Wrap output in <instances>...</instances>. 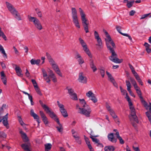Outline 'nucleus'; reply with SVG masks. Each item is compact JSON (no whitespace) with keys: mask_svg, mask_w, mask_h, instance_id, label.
<instances>
[{"mask_svg":"<svg viewBox=\"0 0 151 151\" xmlns=\"http://www.w3.org/2000/svg\"><path fill=\"white\" fill-rule=\"evenodd\" d=\"M107 39H105L106 45L109 53L111 55L109 57V59L116 63H120L123 62V59H119L117 57V55L115 52L114 48H116L115 44L114 42L109 35H106Z\"/></svg>","mask_w":151,"mask_h":151,"instance_id":"nucleus-1","label":"nucleus"},{"mask_svg":"<svg viewBox=\"0 0 151 151\" xmlns=\"http://www.w3.org/2000/svg\"><path fill=\"white\" fill-rule=\"evenodd\" d=\"M6 104H3L1 107L0 108V122H1L2 121L3 124H4V126H5L7 129H8L9 127L7 121L8 113H7L4 116L3 119H1V114L4 112V109H6Z\"/></svg>","mask_w":151,"mask_h":151,"instance_id":"nucleus-2","label":"nucleus"},{"mask_svg":"<svg viewBox=\"0 0 151 151\" xmlns=\"http://www.w3.org/2000/svg\"><path fill=\"white\" fill-rule=\"evenodd\" d=\"M79 11L81 17L82 22L83 26L84 29L86 33L88 32V23L87 22V20L86 18V15L84 13L83 11L81 8H79Z\"/></svg>","mask_w":151,"mask_h":151,"instance_id":"nucleus-3","label":"nucleus"},{"mask_svg":"<svg viewBox=\"0 0 151 151\" xmlns=\"http://www.w3.org/2000/svg\"><path fill=\"white\" fill-rule=\"evenodd\" d=\"M71 10L73 22L76 27L80 28V26L79 24L77 11L74 8H72Z\"/></svg>","mask_w":151,"mask_h":151,"instance_id":"nucleus-4","label":"nucleus"},{"mask_svg":"<svg viewBox=\"0 0 151 151\" xmlns=\"http://www.w3.org/2000/svg\"><path fill=\"white\" fill-rule=\"evenodd\" d=\"M80 110L79 113L81 114L84 115L86 116L89 117L90 116V114L91 111V110L90 107L87 105L84 107L79 108Z\"/></svg>","mask_w":151,"mask_h":151,"instance_id":"nucleus-5","label":"nucleus"},{"mask_svg":"<svg viewBox=\"0 0 151 151\" xmlns=\"http://www.w3.org/2000/svg\"><path fill=\"white\" fill-rule=\"evenodd\" d=\"M39 102L42 107L44 109L46 113L49 114L51 118H53V117L55 116L56 114H54V112L51 111L49 107L46 105L44 104L42 101L40 100Z\"/></svg>","mask_w":151,"mask_h":151,"instance_id":"nucleus-6","label":"nucleus"},{"mask_svg":"<svg viewBox=\"0 0 151 151\" xmlns=\"http://www.w3.org/2000/svg\"><path fill=\"white\" fill-rule=\"evenodd\" d=\"M94 36L95 39L97 40L98 43V44H96V46H98V47L97 48V49L99 50H101L103 47L102 40L99 37V35L97 31H94Z\"/></svg>","mask_w":151,"mask_h":151,"instance_id":"nucleus-7","label":"nucleus"},{"mask_svg":"<svg viewBox=\"0 0 151 151\" xmlns=\"http://www.w3.org/2000/svg\"><path fill=\"white\" fill-rule=\"evenodd\" d=\"M29 20L33 22L35 27L39 30H41L42 29V27L39 20L36 18L33 17H29Z\"/></svg>","mask_w":151,"mask_h":151,"instance_id":"nucleus-8","label":"nucleus"},{"mask_svg":"<svg viewBox=\"0 0 151 151\" xmlns=\"http://www.w3.org/2000/svg\"><path fill=\"white\" fill-rule=\"evenodd\" d=\"M6 4L7 7L11 13L16 18H18V12L16 11L15 9L12 5L7 2H6Z\"/></svg>","mask_w":151,"mask_h":151,"instance_id":"nucleus-9","label":"nucleus"},{"mask_svg":"<svg viewBox=\"0 0 151 151\" xmlns=\"http://www.w3.org/2000/svg\"><path fill=\"white\" fill-rule=\"evenodd\" d=\"M131 110V113L130 115H129V117L130 121H132V117L134 119V121L135 122L137 123H139V121L138 119V118L136 114L135 110L134 107H132L131 109H130Z\"/></svg>","mask_w":151,"mask_h":151,"instance_id":"nucleus-10","label":"nucleus"},{"mask_svg":"<svg viewBox=\"0 0 151 151\" xmlns=\"http://www.w3.org/2000/svg\"><path fill=\"white\" fill-rule=\"evenodd\" d=\"M53 119L54 120L57 122V124L59 125V126H57L56 128L57 129L58 131L60 132H62L63 130V128L62 125L60 123L59 120L58 118L57 117V116L56 115L55 116L53 117V118H51Z\"/></svg>","mask_w":151,"mask_h":151,"instance_id":"nucleus-11","label":"nucleus"},{"mask_svg":"<svg viewBox=\"0 0 151 151\" xmlns=\"http://www.w3.org/2000/svg\"><path fill=\"white\" fill-rule=\"evenodd\" d=\"M78 81L83 83H86L87 82V78L83 76V73L81 72L79 73V78L78 79Z\"/></svg>","mask_w":151,"mask_h":151,"instance_id":"nucleus-12","label":"nucleus"},{"mask_svg":"<svg viewBox=\"0 0 151 151\" xmlns=\"http://www.w3.org/2000/svg\"><path fill=\"white\" fill-rule=\"evenodd\" d=\"M19 133L21 134V137L24 142H29V139L27 134L22 130L19 131Z\"/></svg>","mask_w":151,"mask_h":151,"instance_id":"nucleus-13","label":"nucleus"},{"mask_svg":"<svg viewBox=\"0 0 151 151\" xmlns=\"http://www.w3.org/2000/svg\"><path fill=\"white\" fill-rule=\"evenodd\" d=\"M31 144L29 142H26L21 145V147L24 151H31L30 149Z\"/></svg>","mask_w":151,"mask_h":151,"instance_id":"nucleus-14","label":"nucleus"},{"mask_svg":"<svg viewBox=\"0 0 151 151\" xmlns=\"http://www.w3.org/2000/svg\"><path fill=\"white\" fill-rule=\"evenodd\" d=\"M126 85L127 87V90L129 91L130 94L132 96L135 98V95L134 93L132 92L131 90V84L129 81L126 80Z\"/></svg>","mask_w":151,"mask_h":151,"instance_id":"nucleus-15","label":"nucleus"},{"mask_svg":"<svg viewBox=\"0 0 151 151\" xmlns=\"http://www.w3.org/2000/svg\"><path fill=\"white\" fill-rule=\"evenodd\" d=\"M40 114L42 118V120L45 125L48 124L49 122L47 120V118L45 116L44 112L42 111H40Z\"/></svg>","mask_w":151,"mask_h":151,"instance_id":"nucleus-16","label":"nucleus"},{"mask_svg":"<svg viewBox=\"0 0 151 151\" xmlns=\"http://www.w3.org/2000/svg\"><path fill=\"white\" fill-rule=\"evenodd\" d=\"M30 114L35 119H37V121L38 124L40 123V122L39 116L34 113V110L33 109L31 110Z\"/></svg>","mask_w":151,"mask_h":151,"instance_id":"nucleus-17","label":"nucleus"},{"mask_svg":"<svg viewBox=\"0 0 151 151\" xmlns=\"http://www.w3.org/2000/svg\"><path fill=\"white\" fill-rule=\"evenodd\" d=\"M49 75L48 77L46 78H45V79L46 81V82L47 83H49L50 81V78L53 77L55 76L54 74L53 73L52 70H50L49 72Z\"/></svg>","mask_w":151,"mask_h":151,"instance_id":"nucleus-18","label":"nucleus"},{"mask_svg":"<svg viewBox=\"0 0 151 151\" xmlns=\"http://www.w3.org/2000/svg\"><path fill=\"white\" fill-rule=\"evenodd\" d=\"M108 138L109 141L113 143H116V139L114 138V134L113 133H110L108 135Z\"/></svg>","mask_w":151,"mask_h":151,"instance_id":"nucleus-19","label":"nucleus"},{"mask_svg":"<svg viewBox=\"0 0 151 151\" xmlns=\"http://www.w3.org/2000/svg\"><path fill=\"white\" fill-rule=\"evenodd\" d=\"M60 111L62 116L64 117H66L68 116L67 112L66 110L64 108V106L60 109Z\"/></svg>","mask_w":151,"mask_h":151,"instance_id":"nucleus-20","label":"nucleus"},{"mask_svg":"<svg viewBox=\"0 0 151 151\" xmlns=\"http://www.w3.org/2000/svg\"><path fill=\"white\" fill-rule=\"evenodd\" d=\"M115 149V147L113 146H106L104 148L105 151H114Z\"/></svg>","mask_w":151,"mask_h":151,"instance_id":"nucleus-21","label":"nucleus"},{"mask_svg":"<svg viewBox=\"0 0 151 151\" xmlns=\"http://www.w3.org/2000/svg\"><path fill=\"white\" fill-rule=\"evenodd\" d=\"M83 49L90 58H92V56L88 49V48L87 46L83 47Z\"/></svg>","mask_w":151,"mask_h":151,"instance_id":"nucleus-22","label":"nucleus"},{"mask_svg":"<svg viewBox=\"0 0 151 151\" xmlns=\"http://www.w3.org/2000/svg\"><path fill=\"white\" fill-rule=\"evenodd\" d=\"M19 124L22 127L23 129L26 130H28V128L26 127L28 124H25L22 121L21 118L19 116Z\"/></svg>","mask_w":151,"mask_h":151,"instance_id":"nucleus-23","label":"nucleus"},{"mask_svg":"<svg viewBox=\"0 0 151 151\" xmlns=\"http://www.w3.org/2000/svg\"><path fill=\"white\" fill-rule=\"evenodd\" d=\"M40 61V59H37L35 60L34 59H32L30 60V63L32 65H35L36 64L37 65H39Z\"/></svg>","mask_w":151,"mask_h":151,"instance_id":"nucleus-24","label":"nucleus"},{"mask_svg":"<svg viewBox=\"0 0 151 151\" xmlns=\"http://www.w3.org/2000/svg\"><path fill=\"white\" fill-rule=\"evenodd\" d=\"M84 137H85V139L86 143L88 146V148L89 149H91L92 148V147L90 144V142L88 138L86 137L85 136H84Z\"/></svg>","mask_w":151,"mask_h":151,"instance_id":"nucleus-25","label":"nucleus"},{"mask_svg":"<svg viewBox=\"0 0 151 151\" xmlns=\"http://www.w3.org/2000/svg\"><path fill=\"white\" fill-rule=\"evenodd\" d=\"M52 145L50 143H48L45 145V151H49L51 149Z\"/></svg>","mask_w":151,"mask_h":151,"instance_id":"nucleus-26","label":"nucleus"},{"mask_svg":"<svg viewBox=\"0 0 151 151\" xmlns=\"http://www.w3.org/2000/svg\"><path fill=\"white\" fill-rule=\"evenodd\" d=\"M0 50L1 51V52L4 55L3 56L6 58H7V55L5 51L3 48V46L0 45Z\"/></svg>","mask_w":151,"mask_h":151,"instance_id":"nucleus-27","label":"nucleus"},{"mask_svg":"<svg viewBox=\"0 0 151 151\" xmlns=\"http://www.w3.org/2000/svg\"><path fill=\"white\" fill-rule=\"evenodd\" d=\"M134 2V1H129L127 2L126 6L128 8H130L132 7Z\"/></svg>","mask_w":151,"mask_h":151,"instance_id":"nucleus-28","label":"nucleus"},{"mask_svg":"<svg viewBox=\"0 0 151 151\" xmlns=\"http://www.w3.org/2000/svg\"><path fill=\"white\" fill-rule=\"evenodd\" d=\"M66 89L68 90V93L71 96H73V94H74V93L73 90L71 88H69L68 86L66 87Z\"/></svg>","mask_w":151,"mask_h":151,"instance_id":"nucleus-29","label":"nucleus"},{"mask_svg":"<svg viewBox=\"0 0 151 151\" xmlns=\"http://www.w3.org/2000/svg\"><path fill=\"white\" fill-rule=\"evenodd\" d=\"M79 100L80 101V103L82 107H84L86 106L87 104H86V103L84 99H79Z\"/></svg>","mask_w":151,"mask_h":151,"instance_id":"nucleus-30","label":"nucleus"},{"mask_svg":"<svg viewBox=\"0 0 151 151\" xmlns=\"http://www.w3.org/2000/svg\"><path fill=\"white\" fill-rule=\"evenodd\" d=\"M46 55L47 56L48 59L49 60V61L50 63L54 62V61L51 58V56L48 53H46Z\"/></svg>","mask_w":151,"mask_h":151,"instance_id":"nucleus-31","label":"nucleus"},{"mask_svg":"<svg viewBox=\"0 0 151 151\" xmlns=\"http://www.w3.org/2000/svg\"><path fill=\"white\" fill-rule=\"evenodd\" d=\"M13 68H15V70L18 76H19V67L17 66L16 64H13Z\"/></svg>","mask_w":151,"mask_h":151,"instance_id":"nucleus-32","label":"nucleus"},{"mask_svg":"<svg viewBox=\"0 0 151 151\" xmlns=\"http://www.w3.org/2000/svg\"><path fill=\"white\" fill-rule=\"evenodd\" d=\"M135 78L139 84L141 85L142 86L143 85V82L139 75L137 76V77L136 76Z\"/></svg>","mask_w":151,"mask_h":151,"instance_id":"nucleus-33","label":"nucleus"},{"mask_svg":"<svg viewBox=\"0 0 151 151\" xmlns=\"http://www.w3.org/2000/svg\"><path fill=\"white\" fill-rule=\"evenodd\" d=\"M110 115L112 116L113 118L114 119L116 118L117 117V116L116 115L115 113L113 110H111V111H109Z\"/></svg>","mask_w":151,"mask_h":151,"instance_id":"nucleus-34","label":"nucleus"},{"mask_svg":"<svg viewBox=\"0 0 151 151\" xmlns=\"http://www.w3.org/2000/svg\"><path fill=\"white\" fill-rule=\"evenodd\" d=\"M139 98L140 99L141 102L144 105V106L145 107L147 106V103L143 99L142 96H140Z\"/></svg>","mask_w":151,"mask_h":151,"instance_id":"nucleus-35","label":"nucleus"},{"mask_svg":"<svg viewBox=\"0 0 151 151\" xmlns=\"http://www.w3.org/2000/svg\"><path fill=\"white\" fill-rule=\"evenodd\" d=\"M139 98L140 99L141 102L144 105V106L145 107L147 106V103L143 99L142 96H140Z\"/></svg>","mask_w":151,"mask_h":151,"instance_id":"nucleus-36","label":"nucleus"},{"mask_svg":"<svg viewBox=\"0 0 151 151\" xmlns=\"http://www.w3.org/2000/svg\"><path fill=\"white\" fill-rule=\"evenodd\" d=\"M129 79L133 86L137 84L136 81L133 78L130 77L129 78Z\"/></svg>","mask_w":151,"mask_h":151,"instance_id":"nucleus-37","label":"nucleus"},{"mask_svg":"<svg viewBox=\"0 0 151 151\" xmlns=\"http://www.w3.org/2000/svg\"><path fill=\"white\" fill-rule=\"evenodd\" d=\"M42 71L44 78H46V77H47V72L44 68H42Z\"/></svg>","mask_w":151,"mask_h":151,"instance_id":"nucleus-38","label":"nucleus"},{"mask_svg":"<svg viewBox=\"0 0 151 151\" xmlns=\"http://www.w3.org/2000/svg\"><path fill=\"white\" fill-rule=\"evenodd\" d=\"M51 64H52V66L53 68V69L55 71L59 68L58 66L54 63H50Z\"/></svg>","mask_w":151,"mask_h":151,"instance_id":"nucleus-39","label":"nucleus"},{"mask_svg":"<svg viewBox=\"0 0 151 151\" xmlns=\"http://www.w3.org/2000/svg\"><path fill=\"white\" fill-rule=\"evenodd\" d=\"M73 137L75 138L76 139L77 141V142L78 144H81V141L79 140V137L77 136V135H73Z\"/></svg>","mask_w":151,"mask_h":151,"instance_id":"nucleus-40","label":"nucleus"},{"mask_svg":"<svg viewBox=\"0 0 151 151\" xmlns=\"http://www.w3.org/2000/svg\"><path fill=\"white\" fill-rule=\"evenodd\" d=\"M1 79L2 80V81L3 83L5 85L6 84V76L1 77Z\"/></svg>","mask_w":151,"mask_h":151,"instance_id":"nucleus-41","label":"nucleus"},{"mask_svg":"<svg viewBox=\"0 0 151 151\" xmlns=\"http://www.w3.org/2000/svg\"><path fill=\"white\" fill-rule=\"evenodd\" d=\"M6 134L3 132L0 131V137L6 138Z\"/></svg>","mask_w":151,"mask_h":151,"instance_id":"nucleus-42","label":"nucleus"},{"mask_svg":"<svg viewBox=\"0 0 151 151\" xmlns=\"http://www.w3.org/2000/svg\"><path fill=\"white\" fill-rule=\"evenodd\" d=\"M91 97V100L93 102L95 103L97 102V100L94 94L93 95V96L92 95Z\"/></svg>","mask_w":151,"mask_h":151,"instance_id":"nucleus-43","label":"nucleus"},{"mask_svg":"<svg viewBox=\"0 0 151 151\" xmlns=\"http://www.w3.org/2000/svg\"><path fill=\"white\" fill-rule=\"evenodd\" d=\"M93 142H95L96 143L98 144L99 142V140L96 138H93L92 136L90 137Z\"/></svg>","mask_w":151,"mask_h":151,"instance_id":"nucleus-44","label":"nucleus"},{"mask_svg":"<svg viewBox=\"0 0 151 151\" xmlns=\"http://www.w3.org/2000/svg\"><path fill=\"white\" fill-rule=\"evenodd\" d=\"M94 94L91 91H89L88 93H86V95L88 97H90L92 95L93 96Z\"/></svg>","mask_w":151,"mask_h":151,"instance_id":"nucleus-45","label":"nucleus"},{"mask_svg":"<svg viewBox=\"0 0 151 151\" xmlns=\"http://www.w3.org/2000/svg\"><path fill=\"white\" fill-rule=\"evenodd\" d=\"M72 96H73V97L71 98V99L73 100H78L77 96L76 93H74Z\"/></svg>","mask_w":151,"mask_h":151,"instance_id":"nucleus-46","label":"nucleus"},{"mask_svg":"<svg viewBox=\"0 0 151 151\" xmlns=\"http://www.w3.org/2000/svg\"><path fill=\"white\" fill-rule=\"evenodd\" d=\"M90 65L91 68L95 66L93 60L91 59L90 60Z\"/></svg>","mask_w":151,"mask_h":151,"instance_id":"nucleus-47","label":"nucleus"},{"mask_svg":"<svg viewBox=\"0 0 151 151\" xmlns=\"http://www.w3.org/2000/svg\"><path fill=\"white\" fill-rule=\"evenodd\" d=\"M35 89L37 94L40 96H41L42 95V93L41 92L40 89L39 87H37V88H35Z\"/></svg>","mask_w":151,"mask_h":151,"instance_id":"nucleus-48","label":"nucleus"},{"mask_svg":"<svg viewBox=\"0 0 151 151\" xmlns=\"http://www.w3.org/2000/svg\"><path fill=\"white\" fill-rule=\"evenodd\" d=\"M78 61L79 64L80 65L82 64L84 62V60L82 57L79 59L78 60Z\"/></svg>","mask_w":151,"mask_h":151,"instance_id":"nucleus-49","label":"nucleus"},{"mask_svg":"<svg viewBox=\"0 0 151 151\" xmlns=\"http://www.w3.org/2000/svg\"><path fill=\"white\" fill-rule=\"evenodd\" d=\"M136 91L139 97H140V96H142V95L141 91L140 89L139 90H137Z\"/></svg>","mask_w":151,"mask_h":151,"instance_id":"nucleus-50","label":"nucleus"},{"mask_svg":"<svg viewBox=\"0 0 151 151\" xmlns=\"http://www.w3.org/2000/svg\"><path fill=\"white\" fill-rule=\"evenodd\" d=\"M55 71L56 73L58 75L60 76V77H62V73L59 68L57 70H56Z\"/></svg>","mask_w":151,"mask_h":151,"instance_id":"nucleus-51","label":"nucleus"},{"mask_svg":"<svg viewBox=\"0 0 151 151\" xmlns=\"http://www.w3.org/2000/svg\"><path fill=\"white\" fill-rule=\"evenodd\" d=\"M150 14V13H149L147 14H146L144 15H143L140 18V19H142L145 18L146 17H147Z\"/></svg>","mask_w":151,"mask_h":151,"instance_id":"nucleus-52","label":"nucleus"},{"mask_svg":"<svg viewBox=\"0 0 151 151\" xmlns=\"http://www.w3.org/2000/svg\"><path fill=\"white\" fill-rule=\"evenodd\" d=\"M118 139L119 140V143L121 144H123L124 143V141L122 139V137H120L118 138Z\"/></svg>","mask_w":151,"mask_h":151,"instance_id":"nucleus-53","label":"nucleus"},{"mask_svg":"<svg viewBox=\"0 0 151 151\" xmlns=\"http://www.w3.org/2000/svg\"><path fill=\"white\" fill-rule=\"evenodd\" d=\"M116 28L117 30V31L118 32L120 33L121 32V27L120 26H116Z\"/></svg>","mask_w":151,"mask_h":151,"instance_id":"nucleus-54","label":"nucleus"},{"mask_svg":"<svg viewBox=\"0 0 151 151\" xmlns=\"http://www.w3.org/2000/svg\"><path fill=\"white\" fill-rule=\"evenodd\" d=\"M136 12L134 10H132L129 12V14L130 16H132L134 15V14Z\"/></svg>","mask_w":151,"mask_h":151,"instance_id":"nucleus-55","label":"nucleus"},{"mask_svg":"<svg viewBox=\"0 0 151 151\" xmlns=\"http://www.w3.org/2000/svg\"><path fill=\"white\" fill-rule=\"evenodd\" d=\"M129 103V109H131L132 108V107H134L133 106H132L133 104L131 102V101H130L128 102Z\"/></svg>","mask_w":151,"mask_h":151,"instance_id":"nucleus-56","label":"nucleus"},{"mask_svg":"<svg viewBox=\"0 0 151 151\" xmlns=\"http://www.w3.org/2000/svg\"><path fill=\"white\" fill-rule=\"evenodd\" d=\"M57 103L58 107L60 108V109L64 106L63 104H60L58 101H57Z\"/></svg>","mask_w":151,"mask_h":151,"instance_id":"nucleus-57","label":"nucleus"},{"mask_svg":"<svg viewBox=\"0 0 151 151\" xmlns=\"http://www.w3.org/2000/svg\"><path fill=\"white\" fill-rule=\"evenodd\" d=\"M57 103L58 107L60 108V109L64 106L63 104H60L58 101H57Z\"/></svg>","mask_w":151,"mask_h":151,"instance_id":"nucleus-58","label":"nucleus"},{"mask_svg":"<svg viewBox=\"0 0 151 151\" xmlns=\"http://www.w3.org/2000/svg\"><path fill=\"white\" fill-rule=\"evenodd\" d=\"M132 73L134 74V76L136 77V76L137 77V76H138V74L136 72L134 69L132 71Z\"/></svg>","mask_w":151,"mask_h":151,"instance_id":"nucleus-59","label":"nucleus"},{"mask_svg":"<svg viewBox=\"0 0 151 151\" xmlns=\"http://www.w3.org/2000/svg\"><path fill=\"white\" fill-rule=\"evenodd\" d=\"M144 45L145 46L146 49L148 47H150V45L147 42H145V43Z\"/></svg>","mask_w":151,"mask_h":151,"instance_id":"nucleus-60","label":"nucleus"},{"mask_svg":"<svg viewBox=\"0 0 151 151\" xmlns=\"http://www.w3.org/2000/svg\"><path fill=\"white\" fill-rule=\"evenodd\" d=\"M26 72L25 73V75H26V76H27V77H29L30 76L29 73V72L28 70L27 69H26Z\"/></svg>","mask_w":151,"mask_h":151,"instance_id":"nucleus-61","label":"nucleus"},{"mask_svg":"<svg viewBox=\"0 0 151 151\" xmlns=\"http://www.w3.org/2000/svg\"><path fill=\"white\" fill-rule=\"evenodd\" d=\"M81 57L80 55L77 52L76 54V59H78V58H80Z\"/></svg>","mask_w":151,"mask_h":151,"instance_id":"nucleus-62","label":"nucleus"},{"mask_svg":"<svg viewBox=\"0 0 151 151\" xmlns=\"http://www.w3.org/2000/svg\"><path fill=\"white\" fill-rule=\"evenodd\" d=\"M100 70L101 74H105V71L103 69L101 68Z\"/></svg>","mask_w":151,"mask_h":151,"instance_id":"nucleus-63","label":"nucleus"},{"mask_svg":"<svg viewBox=\"0 0 151 151\" xmlns=\"http://www.w3.org/2000/svg\"><path fill=\"white\" fill-rule=\"evenodd\" d=\"M133 148L135 151H140L139 147H134L133 146Z\"/></svg>","mask_w":151,"mask_h":151,"instance_id":"nucleus-64","label":"nucleus"}]
</instances>
